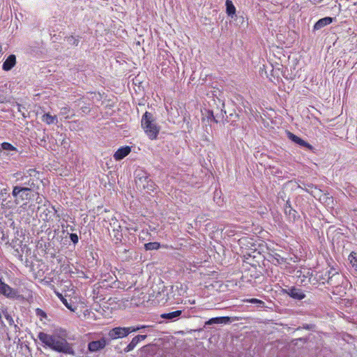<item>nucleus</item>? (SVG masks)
Here are the masks:
<instances>
[{"mask_svg": "<svg viewBox=\"0 0 357 357\" xmlns=\"http://www.w3.org/2000/svg\"><path fill=\"white\" fill-rule=\"evenodd\" d=\"M284 206H291L289 199L286 202Z\"/></svg>", "mask_w": 357, "mask_h": 357, "instance_id": "nucleus-38", "label": "nucleus"}, {"mask_svg": "<svg viewBox=\"0 0 357 357\" xmlns=\"http://www.w3.org/2000/svg\"><path fill=\"white\" fill-rule=\"evenodd\" d=\"M167 343L168 344V348L172 349L173 347H176V344L178 342V339L176 337L170 335L167 337Z\"/></svg>", "mask_w": 357, "mask_h": 357, "instance_id": "nucleus-25", "label": "nucleus"}, {"mask_svg": "<svg viewBox=\"0 0 357 357\" xmlns=\"http://www.w3.org/2000/svg\"><path fill=\"white\" fill-rule=\"evenodd\" d=\"M6 319H10L9 316H6Z\"/></svg>", "mask_w": 357, "mask_h": 357, "instance_id": "nucleus-43", "label": "nucleus"}, {"mask_svg": "<svg viewBox=\"0 0 357 357\" xmlns=\"http://www.w3.org/2000/svg\"><path fill=\"white\" fill-rule=\"evenodd\" d=\"M36 181H37V180L30 178L29 176H24L21 178V183L17 185H22L24 188H29L31 191L37 192L38 188L36 187Z\"/></svg>", "mask_w": 357, "mask_h": 357, "instance_id": "nucleus-11", "label": "nucleus"}, {"mask_svg": "<svg viewBox=\"0 0 357 357\" xmlns=\"http://www.w3.org/2000/svg\"><path fill=\"white\" fill-rule=\"evenodd\" d=\"M333 271L332 269H331L328 272V280H327V283L332 285L333 284V278L335 275H339L338 273L337 272H335L333 273Z\"/></svg>", "mask_w": 357, "mask_h": 357, "instance_id": "nucleus-28", "label": "nucleus"}, {"mask_svg": "<svg viewBox=\"0 0 357 357\" xmlns=\"http://www.w3.org/2000/svg\"><path fill=\"white\" fill-rule=\"evenodd\" d=\"M38 338L41 341L44 346L51 349L66 354L75 355V352L71 344L67 340L59 335H50L44 332H40Z\"/></svg>", "mask_w": 357, "mask_h": 357, "instance_id": "nucleus-1", "label": "nucleus"}, {"mask_svg": "<svg viewBox=\"0 0 357 357\" xmlns=\"http://www.w3.org/2000/svg\"><path fill=\"white\" fill-rule=\"evenodd\" d=\"M82 111H83V112H85V111H86V109H87V108H86V107H84H84H82Z\"/></svg>", "mask_w": 357, "mask_h": 357, "instance_id": "nucleus-40", "label": "nucleus"}, {"mask_svg": "<svg viewBox=\"0 0 357 357\" xmlns=\"http://www.w3.org/2000/svg\"><path fill=\"white\" fill-rule=\"evenodd\" d=\"M146 337H147L146 335H136L135 337H134L132 338L131 342L123 349L124 352L128 353L129 351H132L139 342L144 340Z\"/></svg>", "mask_w": 357, "mask_h": 357, "instance_id": "nucleus-15", "label": "nucleus"}, {"mask_svg": "<svg viewBox=\"0 0 357 357\" xmlns=\"http://www.w3.org/2000/svg\"><path fill=\"white\" fill-rule=\"evenodd\" d=\"M38 174V172L35 169H29L26 172V176H29L30 178L36 176Z\"/></svg>", "mask_w": 357, "mask_h": 357, "instance_id": "nucleus-31", "label": "nucleus"}, {"mask_svg": "<svg viewBox=\"0 0 357 357\" xmlns=\"http://www.w3.org/2000/svg\"><path fill=\"white\" fill-rule=\"evenodd\" d=\"M130 256H127V255H126V256L125 257V259L126 260V259H128V258H130Z\"/></svg>", "mask_w": 357, "mask_h": 357, "instance_id": "nucleus-41", "label": "nucleus"}, {"mask_svg": "<svg viewBox=\"0 0 357 357\" xmlns=\"http://www.w3.org/2000/svg\"><path fill=\"white\" fill-rule=\"evenodd\" d=\"M142 126L149 138L153 139L157 137L159 128L153 119V115L150 112H146L143 115Z\"/></svg>", "mask_w": 357, "mask_h": 357, "instance_id": "nucleus-4", "label": "nucleus"}, {"mask_svg": "<svg viewBox=\"0 0 357 357\" xmlns=\"http://www.w3.org/2000/svg\"><path fill=\"white\" fill-rule=\"evenodd\" d=\"M230 318L229 317H220L210 319L208 321L205 322L204 327L213 324H226L229 323Z\"/></svg>", "mask_w": 357, "mask_h": 357, "instance_id": "nucleus-17", "label": "nucleus"}, {"mask_svg": "<svg viewBox=\"0 0 357 357\" xmlns=\"http://www.w3.org/2000/svg\"><path fill=\"white\" fill-rule=\"evenodd\" d=\"M208 118H211L213 121H214L215 123H218V121L215 119V117L214 116L213 114V112H211L210 113V116H208Z\"/></svg>", "mask_w": 357, "mask_h": 357, "instance_id": "nucleus-37", "label": "nucleus"}, {"mask_svg": "<svg viewBox=\"0 0 357 357\" xmlns=\"http://www.w3.org/2000/svg\"><path fill=\"white\" fill-rule=\"evenodd\" d=\"M183 132H190V130L192 129V125L190 123V116H187L186 114L183 116V123L182 125Z\"/></svg>", "mask_w": 357, "mask_h": 357, "instance_id": "nucleus-24", "label": "nucleus"}, {"mask_svg": "<svg viewBox=\"0 0 357 357\" xmlns=\"http://www.w3.org/2000/svg\"><path fill=\"white\" fill-rule=\"evenodd\" d=\"M212 95H213V97L214 98H217V99L219 101V103L220 104L221 107H224L225 106V102L222 100H221V98H220V94H221V92L220 91H213L212 92Z\"/></svg>", "mask_w": 357, "mask_h": 357, "instance_id": "nucleus-29", "label": "nucleus"}, {"mask_svg": "<svg viewBox=\"0 0 357 357\" xmlns=\"http://www.w3.org/2000/svg\"><path fill=\"white\" fill-rule=\"evenodd\" d=\"M284 211L285 215L291 220H295L297 216V211L291 206H284Z\"/></svg>", "mask_w": 357, "mask_h": 357, "instance_id": "nucleus-23", "label": "nucleus"}, {"mask_svg": "<svg viewBox=\"0 0 357 357\" xmlns=\"http://www.w3.org/2000/svg\"><path fill=\"white\" fill-rule=\"evenodd\" d=\"M0 294H3L7 298H13L17 296V291L3 282L0 286Z\"/></svg>", "mask_w": 357, "mask_h": 357, "instance_id": "nucleus-13", "label": "nucleus"}, {"mask_svg": "<svg viewBox=\"0 0 357 357\" xmlns=\"http://www.w3.org/2000/svg\"><path fill=\"white\" fill-rule=\"evenodd\" d=\"M68 112H69L68 107H64L61 108V114L66 115L68 113Z\"/></svg>", "mask_w": 357, "mask_h": 357, "instance_id": "nucleus-36", "label": "nucleus"}, {"mask_svg": "<svg viewBox=\"0 0 357 357\" xmlns=\"http://www.w3.org/2000/svg\"><path fill=\"white\" fill-rule=\"evenodd\" d=\"M146 327V326H130V327H128V328H129L130 333H131L132 332H137L142 328H145Z\"/></svg>", "mask_w": 357, "mask_h": 357, "instance_id": "nucleus-32", "label": "nucleus"}, {"mask_svg": "<svg viewBox=\"0 0 357 357\" xmlns=\"http://www.w3.org/2000/svg\"><path fill=\"white\" fill-rule=\"evenodd\" d=\"M19 155V151L8 142H3L0 148V159L10 160H16Z\"/></svg>", "mask_w": 357, "mask_h": 357, "instance_id": "nucleus-5", "label": "nucleus"}, {"mask_svg": "<svg viewBox=\"0 0 357 357\" xmlns=\"http://www.w3.org/2000/svg\"><path fill=\"white\" fill-rule=\"evenodd\" d=\"M109 340L105 337H102L98 340H93L89 342L87 348L90 352H97L103 349L106 345L109 344Z\"/></svg>", "mask_w": 357, "mask_h": 357, "instance_id": "nucleus-7", "label": "nucleus"}, {"mask_svg": "<svg viewBox=\"0 0 357 357\" xmlns=\"http://www.w3.org/2000/svg\"><path fill=\"white\" fill-rule=\"evenodd\" d=\"M334 20V18L331 17H326L319 20L314 25V30H319L321 28L330 24Z\"/></svg>", "mask_w": 357, "mask_h": 357, "instance_id": "nucleus-19", "label": "nucleus"}, {"mask_svg": "<svg viewBox=\"0 0 357 357\" xmlns=\"http://www.w3.org/2000/svg\"><path fill=\"white\" fill-rule=\"evenodd\" d=\"M135 181L137 188L139 190H145L150 193L155 189V183L150 178L149 174L143 170L135 172Z\"/></svg>", "mask_w": 357, "mask_h": 357, "instance_id": "nucleus-3", "label": "nucleus"}, {"mask_svg": "<svg viewBox=\"0 0 357 357\" xmlns=\"http://www.w3.org/2000/svg\"><path fill=\"white\" fill-rule=\"evenodd\" d=\"M287 137L290 140L302 147H305L308 150H312L313 149L309 143L296 136V135L291 133V132H287Z\"/></svg>", "mask_w": 357, "mask_h": 357, "instance_id": "nucleus-14", "label": "nucleus"}, {"mask_svg": "<svg viewBox=\"0 0 357 357\" xmlns=\"http://www.w3.org/2000/svg\"><path fill=\"white\" fill-rule=\"evenodd\" d=\"M68 41L70 44L74 45H77L78 42H79L77 39H76L75 38H74L73 36L68 38Z\"/></svg>", "mask_w": 357, "mask_h": 357, "instance_id": "nucleus-35", "label": "nucleus"}, {"mask_svg": "<svg viewBox=\"0 0 357 357\" xmlns=\"http://www.w3.org/2000/svg\"><path fill=\"white\" fill-rule=\"evenodd\" d=\"M110 226L113 227L114 243L116 245V248H119V244L122 243L123 239V234L120 230L121 226L116 220L114 221L113 224L110 223Z\"/></svg>", "mask_w": 357, "mask_h": 357, "instance_id": "nucleus-10", "label": "nucleus"}, {"mask_svg": "<svg viewBox=\"0 0 357 357\" xmlns=\"http://www.w3.org/2000/svg\"><path fill=\"white\" fill-rule=\"evenodd\" d=\"M41 120L48 125L58 123L57 116L56 115H51L50 113H45L42 116Z\"/></svg>", "mask_w": 357, "mask_h": 357, "instance_id": "nucleus-20", "label": "nucleus"}, {"mask_svg": "<svg viewBox=\"0 0 357 357\" xmlns=\"http://www.w3.org/2000/svg\"><path fill=\"white\" fill-rule=\"evenodd\" d=\"M287 294L291 298L297 300H302L305 297V294L301 289L291 287L286 289Z\"/></svg>", "mask_w": 357, "mask_h": 357, "instance_id": "nucleus-12", "label": "nucleus"}, {"mask_svg": "<svg viewBox=\"0 0 357 357\" xmlns=\"http://www.w3.org/2000/svg\"><path fill=\"white\" fill-rule=\"evenodd\" d=\"M160 318L167 321H176L178 319V310L160 314Z\"/></svg>", "mask_w": 357, "mask_h": 357, "instance_id": "nucleus-21", "label": "nucleus"}, {"mask_svg": "<svg viewBox=\"0 0 357 357\" xmlns=\"http://www.w3.org/2000/svg\"><path fill=\"white\" fill-rule=\"evenodd\" d=\"M160 243L158 242H150L144 244L146 250H154L160 248Z\"/></svg>", "mask_w": 357, "mask_h": 357, "instance_id": "nucleus-27", "label": "nucleus"}, {"mask_svg": "<svg viewBox=\"0 0 357 357\" xmlns=\"http://www.w3.org/2000/svg\"><path fill=\"white\" fill-rule=\"evenodd\" d=\"M57 210L54 208V206H51L50 202H48V207H47L42 213L41 217H43L45 221L49 222L53 220V217L56 215V217L60 218L59 214L57 213Z\"/></svg>", "mask_w": 357, "mask_h": 357, "instance_id": "nucleus-9", "label": "nucleus"}, {"mask_svg": "<svg viewBox=\"0 0 357 357\" xmlns=\"http://www.w3.org/2000/svg\"><path fill=\"white\" fill-rule=\"evenodd\" d=\"M128 251H129V250H128V249L125 248V249H123V250L122 251V252L126 255V254L128 252Z\"/></svg>", "mask_w": 357, "mask_h": 357, "instance_id": "nucleus-39", "label": "nucleus"}, {"mask_svg": "<svg viewBox=\"0 0 357 357\" xmlns=\"http://www.w3.org/2000/svg\"><path fill=\"white\" fill-rule=\"evenodd\" d=\"M70 239L71 240V241L74 243V244H76L78 243V241H79V238H78V236L75 234V233H72L70 234Z\"/></svg>", "mask_w": 357, "mask_h": 357, "instance_id": "nucleus-34", "label": "nucleus"}, {"mask_svg": "<svg viewBox=\"0 0 357 357\" xmlns=\"http://www.w3.org/2000/svg\"><path fill=\"white\" fill-rule=\"evenodd\" d=\"M16 64V56L14 54H10L4 61L2 65V69L5 71L11 70Z\"/></svg>", "mask_w": 357, "mask_h": 357, "instance_id": "nucleus-18", "label": "nucleus"}, {"mask_svg": "<svg viewBox=\"0 0 357 357\" xmlns=\"http://www.w3.org/2000/svg\"><path fill=\"white\" fill-rule=\"evenodd\" d=\"M178 101L169 102V99L165 100V109L167 114V120L173 124L178 123Z\"/></svg>", "mask_w": 357, "mask_h": 357, "instance_id": "nucleus-6", "label": "nucleus"}, {"mask_svg": "<svg viewBox=\"0 0 357 357\" xmlns=\"http://www.w3.org/2000/svg\"><path fill=\"white\" fill-rule=\"evenodd\" d=\"M11 194L14 199L13 204L20 205L21 207H26L27 204L33 199L35 195H37L36 202L38 203L41 202L38 192H33L31 188H24L22 185L13 186Z\"/></svg>", "mask_w": 357, "mask_h": 357, "instance_id": "nucleus-2", "label": "nucleus"}, {"mask_svg": "<svg viewBox=\"0 0 357 357\" xmlns=\"http://www.w3.org/2000/svg\"><path fill=\"white\" fill-rule=\"evenodd\" d=\"M349 260L352 265V267L357 271V253L351 252L349 255Z\"/></svg>", "mask_w": 357, "mask_h": 357, "instance_id": "nucleus-26", "label": "nucleus"}, {"mask_svg": "<svg viewBox=\"0 0 357 357\" xmlns=\"http://www.w3.org/2000/svg\"><path fill=\"white\" fill-rule=\"evenodd\" d=\"M6 319H10L9 316H6Z\"/></svg>", "mask_w": 357, "mask_h": 357, "instance_id": "nucleus-42", "label": "nucleus"}, {"mask_svg": "<svg viewBox=\"0 0 357 357\" xmlns=\"http://www.w3.org/2000/svg\"><path fill=\"white\" fill-rule=\"evenodd\" d=\"M250 303H255V304H257L258 306L259 307H263L264 305V302L261 301V300H259V299H257V298H252L250 300Z\"/></svg>", "mask_w": 357, "mask_h": 357, "instance_id": "nucleus-33", "label": "nucleus"}, {"mask_svg": "<svg viewBox=\"0 0 357 357\" xmlns=\"http://www.w3.org/2000/svg\"><path fill=\"white\" fill-rule=\"evenodd\" d=\"M56 296L60 298V300L64 304V305L66 307H67L68 309H70V306L69 305L67 300L62 296V294L59 292H56Z\"/></svg>", "mask_w": 357, "mask_h": 357, "instance_id": "nucleus-30", "label": "nucleus"}, {"mask_svg": "<svg viewBox=\"0 0 357 357\" xmlns=\"http://www.w3.org/2000/svg\"><path fill=\"white\" fill-rule=\"evenodd\" d=\"M130 334L128 327H115L108 332V339L109 342L113 340L123 338Z\"/></svg>", "mask_w": 357, "mask_h": 357, "instance_id": "nucleus-8", "label": "nucleus"}, {"mask_svg": "<svg viewBox=\"0 0 357 357\" xmlns=\"http://www.w3.org/2000/svg\"><path fill=\"white\" fill-rule=\"evenodd\" d=\"M131 151V149L128 146L119 148L114 154V158L116 161H119L126 157Z\"/></svg>", "mask_w": 357, "mask_h": 357, "instance_id": "nucleus-16", "label": "nucleus"}, {"mask_svg": "<svg viewBox=\"0 0 357 357\" xmlns=\"http://www.w3.org/2000/svg\"><path fill=\"white\" fill-rule=\"evenodd\" d=\"M225 6L227 14L231 18H234L236 15V8L232 1L231 0H226Z\"/></svg>", "mask_w": 357, "mask_h": 357, "instance_id": "nucleus-22", "label": "nucleus"}]
</instances>
